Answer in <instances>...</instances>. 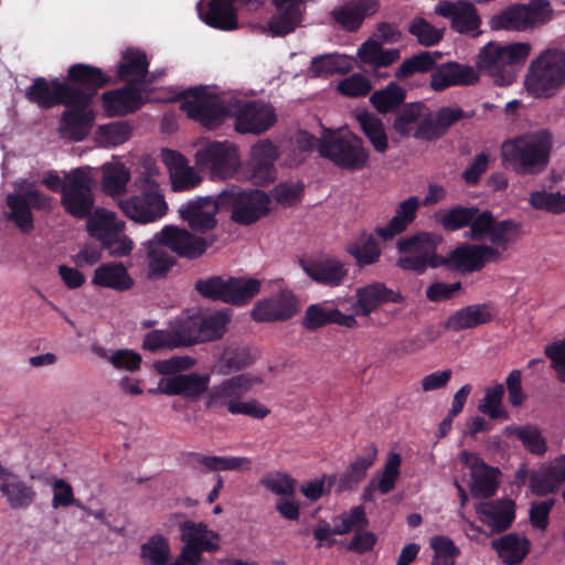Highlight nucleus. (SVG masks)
Returning <instances> with one entry per match:
<instances>
[{"label":"nucleus","instance_id":"nucleus-15","mask_svg":"<svg viewBox=\"0 0 565 565\" xmlns=\"http://www.w3.org/2000/svg\"><path fill=\"white\" fill-rule=\"evenodd\" d=\"M435 12L450 21L452 31L469 35L479 36L482 20L476 6L469 0L440 1L435 8Z\"/></svg>","mask_w":565,"mask_h":565},{"label":"nucleus","instance_id":"nucleus-9","mask_svg":"<svg viewBox=\"0 0 565 565\" xmlns=\"http://www.w3.org/2000/svg\"><path fill=\"white\" fill-rule=\"evenodd\" d=\"M140 193L119 202L122 213L140 224L159 221L168 212V203L158 182L149 175L141 179Z\"/></svg>","mask_w":565,"mask_h":565},{"label":"nucleus","instance_id":"nucleus-52","mask_svg":"<svg viewBox=\"0 0 565 565\" xmlns=\"http://www.w3.org/2000/svg\"><path fill=\"white\" fill-rule=\"evenodd\" d=\"M130 173L122 164L105 167L102 188L106 194L118 195L126 191Z\"/></svg>","mask_w":565,"mask_h":565},{"label":"nucleus","instance_id":"nucleus-11","mask_svg":"<svg viewBox=\"0 0 565 565\" xmlns=\"http://www.w3.org/2000/svg\"><path fill=\"white\" fill-rule=\"evenodd\" d=\"M61 204L70 215L85 218L94 207L93 179L88 171L76 168L64 177Z\"/></svg>","mask_w":565,"mask_h":565},{"label":"nucleus","instance_id":"nucleus-25","mask_svg":"<svg viewBox=\"0 0 565 565\" xmlns=\"http://www.w3.org/2000/svg\"><path fill=\"white\" fill-rule=\"evenodd\" d=\"M356 301L353 309L356 316L367 317L385 303H402L399 291L390 289L384 282L375 281L355 290Z\"/></svg>","mask_w":565,"mask_h":565},{"label":"nucleus","instance_id":"nucleus-10","mask_svg":"<svg viewBox=\"0 0 565 565\" xmlns=\"http://www.w3.org/2000/svg\"><path fill=\"white\" fill-rule=\"evenodd\" d=\"M73 106L89 108L98 90L114 84L113 78L102 68L75 63L67 68L66 81Z\"/></svg>","mask_w":565,"mask_h":565},{"label":"nucleus","instance_id":"nucleus-51","mask_svg":"<svg viewBox=\"0 0 565 565\" xmlns=\"http://www.w3.org/2000/svg\"><path fill=\"white\" fill-rule=\"evenodd\" d=\"M530 205L539 211L553 214L565 212V194L561 192H547L545 190L533 191L529 196Z\"/></svg>","mask_w":565,"mask_h":565},{"label":"nucleus","instance_id":"nucleus-1","mask_svg":"<svg viewBox=\"0 0 565 565\" xmlns=\"http://www.w3.org/2000/svg\"><path fill=\"white\" fill-rule=\"evenodd\" d=\"M522 223L508 218L494 220L489 241L492 245L461 243L450 249L447 255L437 253L444 238L435 232L420 231L402 237L396 243L399 257L398 268L423 275L428 268L445 269L460 275H469L482 270L487 263L497 262L503 249L522 236Z\"/></svg>","mask_w":565,"mask_h":565},{"label":"nucleus","instance_id":"nucleus-58","mask_svg":"<svg viewBox=\"0 0 565 565\" xmlns=\"http://www.w3.org/2000/svg\"><path fill=\"white\" fill-rule=\"evenodd\" d=\"M422 103H409L404 105L394 119V130L402 137L409 136L413 125L416 124L422 116Z\"/></svg>","mask_w":565,"mask_h":565},{"label":"nucleus","instance_id":"nucleus-62","mask_svg":"<svg viewBox=\"0 0 565 565\" xmlns=\"http://www.w3.org/2000/svg\"><path fill=\"white\" fill-rule=\"evenodd\" d=\"M371 89V82L362 74H353L342 79L338 85L339 93L348 97H363Z\"/></svg>","mask_w":565,"mask_h":565},{"label":"nucleus","instance_id":"nucleus-7","mask_svg":"<svg viewBox=\"0 0 565 565\" xmlns=\"http://www.w3.org/2000/svg\"><path fill=\"white\" fill-rule=\"evenodd\" d=\"M269 195L258 189L244 190L231 185L220 192V204L224 211L231 212L233 222L239 225H252L270 211Z\"/></svg>","mask_w":565,"mask_h":565},{"label":"nucleus","instance_id":"nucleus-6","mask_svg":"<svg viewBox=\"0 0 565 565\" xmlns=\"http://www.w3.org/2000/svg\"><path fill=\"white\" fill-rule=\"evenodd\" d=\"M262 280L233 276H209L194 282V290L204 299L243 307L260 291Z\"/></svg>","mask_w":565,"mask_h":565},{"label":"nucleus","instance_id":"nucleus-17","mask_svg":"<svg viewBox=\"0 0 565 565\" xmlns=\"http://www.w3.org/2000/svg\"><path fill=\"white\" fill-rule=\"evenodd\" d=\"M224 211L220 204V193L214 196H199L182 204L179 214L189 227L199 234H206L217 225L216 214Z\"/></svg>","mask_w":565,"mask_h":565},{"label":"nucleus","instance_id":"nucleus-54","mask_svg":"<svg viewBox=\"0 0 565 565\" xmlns=\"http://www.w3.org/2000/svg\"><path fill=\"white\" fill-rule=\"evenodd\" d=\"M408 32L415 36L423 46H434L438 44L444 36V30L435 28L422 17H416L411 21Z\"/></svg>","mask_w":565,"mask_h":565},{"label":"nucleus","instance_id":"nucleus-14","mask_svg":"<svg viewBox=\"0 0 565 565\" xmlns=\"http://www.w3.org/2000/svg\"><path fill=\"white\" fill-rule=\"evenodd\" d=\"M232 116L235 117V130L239 134L260 135L277 120L274 107L259 100H236Z\"/></svg>","mask_w":565,"mask_h":565},{"label":"nucleus","instance_id":"nucleus-49","mask_svg":"<svg viewBox=\"0 0 565 565\" xmlns=\"http://www.w3.org/2000/svg\"><path fill=\"white\" fill-rule=\"evenodd\" d=\"M369 521L364 507L356 505L349 512L342 513L333 519L332 533L343 535L352 531L356 532L367 526Z\"/></svg>","mask_w":565,"mask_h":565},{"label":"nucleus","instance_id":"nucleus-31","mask_svg":"<svg viewBox=\"0 0 565 565\" xmlns=\"http://www.w3.org/2000/svg\"><path fill=\"white\" fill-rule=\"evenodd\" d=\"M470 471V490L476 498H490L499 488L501 471L484 461H465Z\"/></svg>","mask_w":565,"mask_h":565},{"label":"nucleus","instance_id":"nucleus-20","mask_svg":"<svg viewBox=\"0 0 565 565\" xmlns=\"http://www.w3.org/2000/svg\"><path fill=\"white\" fill-rule=\"evenodd\" d=\"M26 99L41 109H51L55 106H73L70 97L68 84L58 78L47 81L36 77L25 89Z\"/></svg>","mask_w":565,"mask_h":565},{"label":"nucleus","instance_id":"nucleus-53","mask_svg":"<svg viewBox=\"0 0 565 565\" xmlns=\"http://www.w3.org/2000/svg\"><path fill=\"white\" fill-rule=\"evenodd\" d=\"M230 319L225 312L216 311L209 316H200L201 341L210 342L221 339L226 331Z\"/></svg>","mask_w":565,"mask_h":565},{"label":"nucleus","instance_id":"nucleus-59","mask_svg":"<svg viewBox=\"0 0 565 565\" xmlns=\"http://www.w3.org/2000/svg\"><path fill=\"white\" fill-rule=\"evenodd\" d=\"M169 555L168 541L162 536H153L141 546V556L151 565L164 564Z\"/></svg>","mask_w":565,"mask_h":565},{"label":"nucleus","instance_id":"nucleus-44","mask_svg":"<svg viewBox=\"0 0 565 565\" xmlns=\"http://www.w3.org/2000/svg\"><path fill=\"white\" fill-rule=\"evenodd\" d=\"M9 207L8 218L12 221L19 230L29 234L34 228V217L26 198L20 193H10L6 198Z\"/></svg>","mask_w":565,"mask_h":565},{"label":"nucleus","instance_id":"nucleus-29","mask_svg":"<svg viewBox=\"0 0 565 565\" xmlns=\"http://www.w3.org/2000/svg\"><path fill=\"white\" fill-rule=\"evenodd\" d=\"M276 11L268 21L273 36H285L294 32L301 23L302 0H271Z\"/></svg>","mask_w":565,"mask_h":565},{"label":"nucleus","instance_id":"nucleus-36","mask_svg":"<svg viewBox=\"0 0 565 565\" xmlns=\"http://www.w3.org/2000/svg\"><path fill=\"white\" fill-rule=\"evenodd\" d=\"M565 481V461H548L530 479V488L537 495L555 491Z\"/></svg>","mask_w":565,"mask_h":565},{"label":"nucleus","instance_id":"nucleus-19","mask_svg":"<svg viewBox=\"0 0 565 565\" xmlns=\"http://www.w3.org/2000/svg\"><path fill=\"white\" fill-rule=\"evenodd\" d=\"M298 311L297 297L289 290H280L258 300L250 311V317L256 322H282L291 319Z\"/></svg>","mask_w":565,"mask_h":565},{"label":"nucleus","instance_id":"nucleus-43","mask_svg":"<svg viewBox=\"0 0 565 565\" xmlns=\"http://www.w3.org/2000/svg\"><path fill=\"white\" fill-rule=\"evenodd\" d=\"M441 57L440 52L423 51L403 61L395 72V77L399 81L406 79L414 74L433 73L437 60Z\"/></svg>","mask_w":565,"mask_h":565},{"label":"nucleus","instance_id":"nucleus-41","mask_svg":"<svg viewBox=\"0 0 565 565\" xmlns=\"http://www.w3.org/2000/svg\"><path fill=\"white\" fill-rule=\"evenodd\" d=\"M503 435L507 437L515 436L523 447L534 456H543L547 450L546 438L535 425H510L504 427Z\"/></svg>","mask_w":565,"mask_h":565},{"label":"nucleus","instance_id":"nucleus-37","mask_svg":"<svg viewBox=\"0 0 565 565\" xmlns=\"http://www.w3.org/2000/svg\"><path fill=\"white\" fill-rule=\"evenodd\" d=\"M92 284L117 291H126L134 286V279L121 263H106L95 269Z\"/></svg>","mask_w":565,"mask_h":565},{"label":"nucleus","instance_id":"nucleus-18","mask_svg":"<svg viewBox=\"0 0 565 565\" xmlns=\"http://www.w3.org/2000/svg\"><path fill=\"white\" fill-rule=\"evenodd\" d=\"M259 382L257 376L248 373L234 375L209 391L205 407L207 409L227 408L230 412L231 406L239 405L241 399Z\"/></svg>","mask_w":565,"mask_h":565},{"label":"nucleus","instance_id":"nucleus-56","mask_svg":"<svg viewBox=\"0 0 565 565\" xmlns=\"http://www.w3.org/2000/svg\"><path fill=\"white\" fill-rule=\"evenodd\" d=\"M310 72L315 77H328L347 72L344 60L338 54H324L311 60Z\"/></svg>","mask_w":565,"mask_h":565},{"label":"nucleus","instance_id":"nucleus-12","mask_svg":"<svg viewBox=\"0 0 565 565\" xmlns=\"http://www.w3.org/2000/svg\"><path fill=\"white\" fill-rule=\"evenodd\" d=\"M195 161L213 179L232 178L241 164L237 148L227 140L206 142L196 151Z\"/></svg>","mask_w":565,"mask_h":565},{"label":"nucleus","instance_id":"nucleus-45","mask_svg":"<svg viewBox=\"0 0 565 565\" xmlns=\"http://www.w3.org/2000/svg\"><path fill=\"white\" fill-rule=\"evenodd\" d=\"M358 121L361 131L367 138L373 149L379 153L386 152L388 149V138L383 121L370 113L358 115Z\"/></svg>","mask_w":565,"mask_h":565},{"label":"nucleus","instance_id":"nucleus-27","mask_svg":"<svg viewBox=\"0 0 565 565\" xmlns=\"http://www.w3.org/2000/svg\"><path fill=\"white\" fill-rule=\"evenodd\" d=\"M0 493L12 510H24L36 499V491L17 475L4 469L0 476Z\"/></svg>","mask_w":565,"mask_h":565},{"label":"nucleus","instance_id":"nucleus-16","mask_svg":"<svg viewBox=\"0 0 565 565\" xmlns=\"http://www.w3.org/2000/svg\"><path fill=\"white\" fill-rule=\"evenodd\" d=\"M215 241V237L198 236L185 228L174 225H166L161 230L159 237V242L163 246L168 247L179 257L189 260L200 258Z\"/></svg>","mask_w":565,"mask_h":565},{"label":"nucleus","instance_id":"nucleus-61","mask_svg":"<svg viewBox=\"0 0 565 565\" xmlns=\"http://www.w3.org/2000/svg\"><path fill=\"white\" fill-rule=\"evenodd\" d=\"M495 217L489 210L480 211L469 224L468 237L471 241L480 242L489 238Z\"/></svg>","mask_w":565,"mask_h":565},{"label":"nucleus","instance_id":"nucleus-28","mask_svg":"<svg viewBox=\"0 0 565 565\" xmlns=\"http://www.w3.org/2000/svg\"><path fill=\"white\" fill-rule=\"evenodd\" d=\"M479 520L491 529V534L503 532L511 526L515 519V503L502 499L479 503L476 508Z\"/></svg>","mask_w":565,"mask_h":565},{"label":"nucleus","instance_id":"nucleus-40","mask_svg":"<svg viewBox=\"0 0 565 565\" xmlns=\"http://www.w3.org/2000/svg\"><path fill=\"white\" fill-rule=\"evenodd\" d=\"M253 362V356L247 347L228 344L223 349L216 361L215 371L221 375H230L248 367Z\"/></svg>","mask_w":565,"mask_h":565},{"label":"nucleus","instance_id":"nucleus-47","mask_svg":"<svg viewBox=\"0 0 565 565\" xmlns=\"http://www.w3.org/2000/svg\"><path fill=\"white\" fill-rule=\"evenodd\" d=\"M523 14H526L523 4H513L494 14L489 25L492 30L524 31L527 25Z\"/></svg>","mask_w":565,"mask_h":565},{"label":"nucleus","instance_id":"nucleus-63","mask_svg":"<svg viewBox=\"0 0 565 565\" xmlns=\"http://www.w3.org/2000/svg\"><path fill=\"white\" fill-rule=\"evenodd\" d=\"M331 324V308L322 305H310L305 312L302 327L308 331H315L319 328Z\"/></svg>","mask_w":565,"mask_h":565},{"label":"nucleus","instance_id":"nucleus-24","mask_svg":"<svg viewBox=\"0 0 565 565\" xmlns=\"http://www.w3.org/2000/svg\"><path fill=\"white\" fill-rule=\"evenodd\" d=\"M479 72L468 64L446 62L435 66L430 74V88L444 92L454 86H471L479 82Z\"/></svg>","mask_w":565,"mask_h":565},{"label":"nucleus","instance_id":"nucleus-23","mask_svg":"<svg viewBox=\"0 0 565 565\" xmlns=\"http://www.w3.org/2000/svg\"><path fill=\"white\" fill-rule=\"evenodd\" d=\"M147 88L128 83L125 86L107 90L102 95L105 113L108 117L126 116L136 113L143 104V93Z\"/></svg>","mask_w":565,"mask_h":565},{"label":"nucleus","instance_id":"nucleus-35","mask_svg":"<svg viewBox=\"0 0 565 565\" xmlns=\"http://www.w3.org/2000/svg\"><path fill=\"white\" fill-rule=\"evenodd\" d=\"M345 252L355 260L360 268L376 264L382 255V249L373 234L361 231L345 245Z\"/></svg>","mask_w":565,"mask_h":565},{"label":"nucleus","instance_id":"nucleus-46","mask_svg":"<svg viewBox=\"0 0 565 565\" xmlns=\"http://www.w3.org/2000/svg\"><path fill=\"white\" fill-rule=\"evenodd\" d=\"M406 98V90L396 82H391L386 87L375 90L370 103L380 114H387L399 108Z\"/></svg>","mask_w":565,"mask_h":565},{"label":"nucleus","instance_id":"nucleus-57","mask_svg":"<svg viewBox=\"0 0 565 565\" xmlns=\"http://www.w3.org/2000/svg\"><path fill=\"white\" fill-rule=\"evenodd\" d=\"M174 265V258L167 250L151 249L148 254L147 277L152 280L164 278Z\"/></svg>","mask_w":565,"mask_h":565},{"label":"nucleus","instance_id":"nucleus-64","mask_svg":"<svg viewBox=\"0 0 565 565\" xmlns=\"http://www.w3.org/2000/svg\"><path fill=\"white\" fill-rule=\"evenodd\" d=\"M544 354L551 361V367L556 372L561 383H565V338L553 341L544 348Z\"/></svg>","mask_w":565,"mask_h":565},{"label":"nucleus","instance_id":"nucleus-8","mask_svg":"<svg viewBox=\"0 0 565 565\" xmlns=\"http://www.w3.org/2000/svg\"><path fill=\"white\" fill-rule=\"evenodd\" d=\"M181 110L206 129L217 128L232 116L233 105H225L220 97L207 94L204 86L188 88L181 94Z\"/></svg>","mask_w":565,"mask_h":565},{"label":"nucleus","instance_id":"nucleus-39","mask_svg":"<svg viewBox=\"0 0 565 565\" xmlns=\"http://www.w3.org/2000/svg\"><path fill=\"white\" fill-rule=\"evenodd\" d=\"M90 236L99 241L102 249L113 247L124 234V223L116 222L111 214L96 215L87 224Z\"/></svg>","mask_w":565,"mask_h":565},{"label":"nucleus","instance_id":"nucleus-48","mask_svg":"<svg viewBox=\"0 0 565 565\" xmlns=\"http://www.w3.org/2000/svg\"><path fill=\"white\" fill-rule=\"evenodd\" d=\"M504 395V387L502 384H497L487 387L484 397L480 401L478 409L480 413L489 416L491 419H509V413L502 407V398Z\"/></svg>","mask_w":565,"mask_h":565},{"label":"nucleus","instance_id":"nucleus-34","mask_svg":"<svg viewBox=\"0 0 565 565\" xmlns=\"http://www.w3.org/2000/svg\"><path fill=\"white\" fill-rule=\"evenodd\" d=\"M419 205V199L415 195L402 201L396 207L395 215L385 226H377L375 234L386 242L405 232L415 221Z\"/></svg>","mask_w":565,"mask_h":565},{"label":"nucleus","instance_id":"nucleus-32","mask_svg":"<svg viewBox=\"0 0 565 565\" xmlns=\"http://www.w3.org/2000/svg\"><path fill=\"white\" fill-rule=\"evenodd\" d=\"M60 119V132L63 137L73 141H81L89 134L95 115L89 108L66 106Z\"/></svg>","mask_w":565,"mask_h":565},{"label":"nucleus","instance_id":"nucleus-13","mask_svg":"<svg viewBox=\"0 0 565 565\" xmlns=\"http://www.w3.org/2000/svg\"><path fill=\"white\" fill-rule=\"evenodd\" d=\"M180 532L184 546L171 565H199L203 552H215L220 547L218 534L202 522L185 521L180 524Z\"/></svg>","mask_w":565,"mask_h":565},{"label":"nucleus","instance_id":"nucleus-5","mask_svg":"<svg viewBox=\"0 0 565 565\" xmlns=\"http://www.w3.org/2000/svg\"><path fill=\"white\" fill-rule=\"evenodd\" d=\"M320 157L337 168L350 172L363 170L370 160V151L361 137L353 132H341L324 128L320 143Z\"/></svg>","mask_w":565,"mask_h":565},{"label":"nucleus","instance_id":"nucleus-3","mask_svg":"<svg viewBox=\"0 0 565 565\" xmlns=\"http://www.w3.org/2000/svg\"><path fill=\"white\" fill-rule=\"evenodd\" d=\"M531 45L516 42L507 45L490 42L484 45L477 57V67L493 78L499 86L511 85L516 77V66L522 65L529 57Z\"/></svg>","mask_w":565,"mask_h":565},{"label":"nucleus","instance_id":"nucleus-55","mask_svg":"<svg viewBox=\"0 0 565 565\" xmlns=\"http://www.w3.org/2000/svg\"><path fill=\"white\" fill-rule=\"evenodd\" d=\"M200 329V316H190L182 319L178 326L172 329L175 342H178V348L201 343Z\"/></svg>","mask_w":565,"mask_h":565},{"label":"nucleus","instance_id":"nucleus-42","mask_svg":"<svg viewBox=\"0 0 565 565\" xmlns=\"http://www.w3.org/2000/svg\"><path fill=\"white\" fill-rule=\"evenodd\" d=\"M478 212L479 207L477 206H463L457 204L448 210L437 212L435 217L444 231L452 233L469 226L471 221H473V216H476Z\"/></svg>","mask_w":565,"mask_h":565},{"label":"nucleus","instance_id":"nucleus-4","mask_svg":"<svg viewBox=\"0 0 565 565\" xmlns=\"http://www.w3.org/2000/svg\"><path fill=\"white\" fill-rule=\"evenodd\" d=\"M524 84L529 94L535 98L554 97L565 86L564 50L542 51L531 62Z\"/></svg>","mask_w":565,"mask_h":565},{"label":"nucleus","instance_id":"nucleus-21","mask_svg":"<svg viewBox=\"0 0 565 565\" xmlns=\"http://www.w3.org/2000/svg\"><path fill=\"white\" fill-rule=\"evenodd\" d=\"M379 8L377 0H343L330 11V18L341 30L355 33Z\"/></svg>","mask_w":565,"mask_h":565},{"label":"nucleus","instance_id":"nucleus-50","mask_svg":"<svg viewBox=\"0 0 565 565\" xmlns=\"http://www.w3.org/2000/svg\"><path fill=\"white\" fill-rule=\"evenodd\" d=\"M430 547L434 551L431 565H456L460 550L450 537L445 535L434 536L430 540Z\"/></svg>","mask_w":565,"mask_h":565},{"label":"nucleus","instance_id":"nucleus-60","mask_svg":"<svg viewBox=\"0 0 565 565\" xmlns=\"http://www.w3.org/2000/svg\"><path fill=\"white\" fill-rule=\"evenodd\" d=\"M555 505V499L533 501L529 508V520L533 529L546 531L550 524V513Z\"/></svg>","mask_w":565,"mask_h":565},{"label":"nucleus","instance_id":"nucleus-22","mask_svg":"<svg viewBox=\"0 0 565 565\" xmlns=\"http://www.w3.org/2000/svg\"><path fill=\"white\" fill-rule=\"evenodd\" d=\"M305 273L316 282L328 286H341L349 274L348 265L335 256L320 255L301 262Z\"/></svg>","mask_w":565,"mask_h":565},{"label":"nucleus","instance_id":"nucleus-33","mask_svg":"<svg viewBox=\"0 0 565 565\" xmlns=\"http://www.w3.org/2000/svg\"><path fill=\"white\" fill-rule=\"evenodd\" d=\"M149 61L143 51L128 49L122 53L121 61L117 66V77L121 82L134 83L136 86L145 87L150 81L148 75Z\"/></svg>","mask_w":565,"mask_h":565},{"label":"nucleus","instance_id":"nucleus-26","mask_svg":"<svg viewBox=\"0 0 565 565\" xmlns=\"http://www.w3.org/2000/svg\"><path fill=\"white\" fill-rule=\"evenodd\" d=\"M495 316L497 309L491 301L468 305L451 313L445 322V328L454 332L475 329L491 322Z\"/></svg>","mask_w":565,"mask_h":565},{"label":"nucleus","instance_id":"nucleus-2","mask_svg":"<svg viewBox=\"0 0 565 565\" xmlns=\"http://www.w3.org/2000/svg\"><path fill=\"white\" fill-rule=\"evenodd\" d=\"M553 140L548 130L518 136L501 146L503 162L519 175H537L548 166Z\"/></svg>","mask_w":565,"mask_h":565},{"label":"nucleus","instance_id":"nucleus-30","mask_svg":"<svg viewBox=\"0 0 565 565\" xmlns=\"http://www.w3.org/2000/svg\"><path fill=\"white\" fill-rule=\"evenodd\" d=\"M210 380L209 374H179L161 380L159 391L166 395H181L195 401L207 392Z\"/></svg>","mask_w":565,"mask_h":565},{"label":"nucleus","instance_id":"nucleus-38","mask_svg":"<svg viewBox=\"0 0 565 565\" xmlns=\"http://www.w3.org/2000/svg\"><path fill=\"white\" fill-rule=\"evenodd\" d=\"M530 541L516 533H509L491 542V546L505 565L520 564L530 551Z\"/></svg>","mask_w":565,"mask_h":565}]
</instances>
